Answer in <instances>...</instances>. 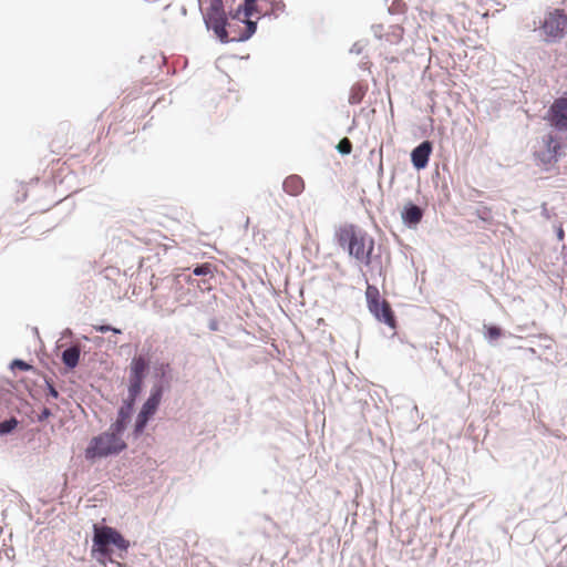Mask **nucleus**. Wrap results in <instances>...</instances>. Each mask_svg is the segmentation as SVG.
Instances as JSON below:
<instances>
[{"label":"nucleus","instance_id":"f257e3e1","mask_svg":"<svg viewBox=\"0 0 567 567\" xmlns=\"http://www.w3.org/2000/svg\"><path fill=\"white\" fill-rule=\"evenodd\" d=\"M336 238L351 257L367 266L371 264L374 240L365 231L353 224H344L336 230Z\"/></svg>","mask_w":567,"mask_h":567},{"label":"nucleus","instance_id":"f03ea898","mask_svg":"<svg viewBox=\"0 0 567 567\" xmlns=\"http://www.w3.org/2000/svg\"><path fill=\"white\" fill-rule=\"evenodd\" d=\"M205 23L209 30H213L216 37L224 43L228 41H245L256 32V22L250 21L249 18L243 20L244 31L238 35L229 37L226 30L227 17L225 11H206Z\"/></svg>","mask_w":567,"mask_h":567},{"label":"nucleus","instance_id":"7ed1b4c3","mask_svg":"<svg viewBox=\"0 0 567 567\" xmlns=\"http://www.w3.org/2000/svg\"><path fill=\"white\" fill-rule=\"evenodd\" d=\"M126 449V443L122 436L116 433L105 431L90 441L85 449V458L95 461L121 453Z\"/></svg>","mask_w":567,"mask_h":567},{"label":"nucleus","instance_id":"20e7f679","mask_svg":"<svg viewBox=\"0 0 567 567\" xmlns=\"http://www.w3.org/2000/svg\"><path fill=\"white\" fill-rule=\"evenodd\" d=\"M93 547L94 550L100 553L102 556L110 555V546L113 545L120 550L126 551L130 547L128 540H126L121 533L110 526H93Z\"/></svg>","mask_w":567,"mask_h":567},{"label":"nucleus","instance_id":"39448f33","mask_svg":"<svg viewBox=\"0 0 567 567\" xmlns=\"http://www.w3.org/2000/svg\"><path fill=\"white\" fill-rule=\"evenodd\" d=\"M567 29V16L564 10L555 9L545 16L540 30L545 35L546 42H557L563 39Z\"/></svg>","mask_w":567,"mask_h":567},{"label":"nucleus","instance_id":"423d86ee","mask_svg":"<svg viewBox=\"0 0 567 567\" xmlns=\"http://www.w3.org/2000/svg\"><path fill=\"white\" fill-rule=\"evenodd\" d=\"M244 16L245 18H251L257 16H278L285 9V3L281 0H244ZM241 4L238 8V14L240 13Z\"/></svg>","mask_w":567,"mask_h":567},{"label":"nucleus","instance_id":"0eeeda50","mask_svg":"<svg viewBox=\"0 0 567 567\" xmlns=\"http://www.w3.org/2000/svg\"><path fill=\"white\" fill-rule=\"evenodd\" d=\"M365 297L369 310L372 313H377L379 311V306H381L383 308V315L385 316V324L391 328H395L394 313L390 303L386 300L381 299L379 289L369 285L365 290Z\"/></svg>","mask_w":567,"mask_h":567},{"label":"nucleus","instance_id":"6e6552de","mask_svg":"<svg viewBox=\"0 0 567 567\" xmlns=\"http://www.w3.org/2000/svg\"><path fill=\"white\" fill-rule=\"evenodd\" d=\"M545 118L558 131H567V97L556 99Z\"/></svg>","mask_w":567,"mask_h":567},{"label":"nucleus","instance_id":"1a4fd4ad","mask_svg":"<svg viewBox=\"0 0 567 567\" xmlns=\"http://www.w3.org/2000/svg\"><path fill=\"white\" fill-rule=\"evenodd\" d=\"M431 153L432 144L429 141L422 142L411 153V161L413 166L417 169L424 168L429 163Z\"/></svg>","mask_w":567,"mask_h":567},{"label":"nucleus","instance_id":"9d476101","mask_svg":"<svg viewBox=\"0 0 567 567\" xmlns=\"http://www.w3.org/2000/svg\"><path fill=\"white\" fill-rule=\"evenodd\" d=\"M545 144L546 152L538 154V158L544 165L555 164L557 162V154L560 150V144L553 135L546 136Z\"/></svg>","mask_w":567,"mask_h":567},{"label":"nucleus","instance_id":"9b49d317","mask_svg":"<svg viewBox=\"0 0 567 567\" xmlns=\"http://www.w3.org/2000/svg\"><path fill=\"white\" fill-rule=\"evenodd\" d=\"M284 190L290 196H298L305 189V182L298 175H290L284 181Z\"/></svg>","mask_w":567,"mask_h":567},{"label":"nucleus","instance_id":"f8f14e48","mask_svg":"<svg viewBox=\"0 0 567 567\" xmlns=\"http://www.w3.org/2000/svg\"><path fill=\"white\" fill-rule=\"evenodd\" d=\"M80 354L81 350L78 346L70 347L63 351L62 361L68 368L73 369L79 363Z\"/></svg>","mask_w":567,"mask_h":567},{"label":"nucleus","instance_id":"ddd939ff","mask_svg":"<svg viewBox=\"0 0 567 567\" xmlns=\"http://www.w3.org/2000/svg\"><path fill=\"white\" fill-rule=\"evenodd\" d=\"M161 398H162V391L159 389L153 391L151 393L150 398L144 403L141 411L144 412V414L152 416L156 412V410L159 405Z\"/></svg>","mask_w":567,"mask_h":567},{"label":"nucleus","instance_id":"4468645a","mask_svg":"<svg viewBox=\"0 0 567 567\" xmlns=\"http://www.w3.org/2000/svg\"><path fill=\"white\" fill-rule=\"evenodd\" d=\"M148 363L142 355L134 357L130 364V374L145 377Z\"/></svg>","mask_w":567,"mask_h":567},{"label":"nucleus","instance_id":"2eb2a0df","mask_svg":"<svg viewBox=\"0 0 567 567\" xmlns=\"http://www.w3.org/2000/svg\"><path fill=\"white\" fill-rule=\"evenodd\" d=\"M422 216V209L416 205L408 206L402 214V217L406 223L414 225L421 221Z\"/></svg>","mask_w":567,"mask_h":567},{"label":"nucleus","instance_id":"dca6fc26","mask_svg":"<svg viewBox=\"0 0 567 567\" xmlns=\"http://www.w3.org/2000/svg\"><path fill=\"white\" fill-rule=\"evenodd\" d=\"M365 95V89L360 84H354L350 90L349 103L359 104Z\"/></svg>","mask_w":567,"mask_h":567},{"label":"nucleus","instance_id":"f3484780","mask_svg":"<svg viewBox=\"0 0 567 567\" xmlns=\"http://www.w3.org/2000/svg\"><path fill=\"white\" fill-rule=\"evenodd\" d=\"M126 414L123 411H121L120 416L113 424H111L107 431L116 433L117 435L122 436V433L126 426Z\"/></svg>","mask_w":567,"mask_h":567},{"label":"nucleus","instance_id":"a211bd4d","mask_svg":"<svg viewBox=\"0 0 567 567\" xmlns=\"http://www.w3.org/2000/svg\"><path fill=\"white\" fill-rule=\"evenodd\" d=\"M18 425L16 417H11L0 423V435L12 432Z\"/></svg>","mask_w":567,"mask_h":567},{"label":"nucleus","instance_id":"6ab92c4d","mask_svg":"<svg viewBox=\"0 0 567 567\" xmlns=\"http://www.w3.org/2000/svg\"><path fill=\"white\" fill-rule=\"evenodd\" d=\"M142 385L143 384H130L128 385V398H127V401H128L130 404L135 402L136 398L138 396V394L142 391Z\"/></svg>","mask_w":567,"mask_h":567},{"label":"nucleus","instance_id":"aec40b11","mask_svg":"<svg viewBox=\"0 0 567 567\" xmlns=\"http://www.w3.org/2000/svg\"><path fill=\"white\" fill-rule=\"evenodd\" d=\"M150 417H151L150 415L144 414V412H142V411L138 413L136 423H135V432L136 433H141L144 430Z\"/></svg>","mask_w":567,"mask_h":567},{"label":"nucleus","instance_id":"412c9836","mask_svg":"<svg viewBox=\"0 0 567 567\" xmlns=\"http://www.w3.org/2000/svg\"><path fill=\"white\" fill-rule=\"evenodd\" d=\"M212 272H213V266L209 262H205L200 266H197L193 270V274L195 276H206V275H210Z\"/></svg>","mask_w":567,"mask_h":567},{"label":"nucleus","instance_id":"4be33fe9","mask_svg":"<svg viewBox=\"0 0 567 567\" xmlns=\"http://www.w3.org/2000/svg\"><path fill=\"white\" fill-rule=\"evenodd\" d=\"M337 150L341 154H350L352 151V143L350 142L349 138L344 137L338 143Z\"/></svg>","mask_w":567,"mask_h":567},{"label":"nucleus","instance_id":"5701e85b","mask_svg":"<svg viewBox=\"0 0 567 567\" xmlns=\"http://www.w3.org/2000/svg\"><path fill=\"white\" fill-rule=\"evenodd\" d=\"M485 336L491 340L498 339L502 336V329L496 326L485 327Z\"/></svg>","mask_w":567,"mask_h":567},{"label":"nucleus","instance_id":"b1692460","mask_svg":"<svg viewBox=\"0 0 567 567\" xmlns=\"http://www.w3.org/2000/svg\"><path fill=\"white\" fill-rule=\"evenodd\" d=\"M206 11H225L223 0H210L209 7Z\"/></svg>","mask_w":567,"mask_h":567},{"label":"nucleus","instance_id":"393cba45","mask_svg":"<svg viewBox=\"0 0 567 567\" xmlns=\"http://www.w3.org/2000/svg\"><path fill=\"white\" fill-rule=\"evenodd\" d=\"M93 328H94L95 331L102 332V333H105V332H109V331H113L114 333H121L120 329H116V328H113V327L106 326V324L93 326Z\"/></svg>","mask_w":567,"mask_h":567},{"label":"nucleus","instance_id":"a878e982","mask_svg":"<svg viewBox=\"0 0 567 567\" xmlns=\"http://www.w3.org/2000/svg\"><path fill=\"white\" fill-rule=\"evenodd\" d=\"M13 368H18L22 371H29L32 367L22 360H14L12 363Z\"/></svg>","mask_w":567,"mask_h":567},{"label":"nucleus","instance_id":"bb28decb","mask_svg":"<svg viewBox=\"0 0 567 567\" xmlns=\"http://www.w3.org/2000/svg\"><path fill=\"white\" fill-rule=\"evenodd\" d=\"M145 377L130 374V384H143Z\"/></svg>","mask_w":567,"mask_h":567},{"label":"nucleus","instance_id":"cd10ccee","mask_svg":"<svg viewBox=\"0 0 567 567\" xmlns=\"http://www.w3.org/2000/svg\"><path fill=\"white\" fill-rule=\"evenodd\" d=\"M50 415H51V411L48 408H44L42 410L41 414L39 415V420L43 421V420L48 419Z\"/></svg>","mask_w":567,"mask_h":567},{"label":"nucleus","instance_id":"c85d7f7f","mask_svg":"<svg viewBox=\"0 0 567 567\" xmlns=\"http://www.w3.org/2000/svg\"><path fill=\"white\" fill-rule=\"evenodd\" d=\"M378 320L383 321L385 323V316L383 315V308L379 306V311L373 313Z\"/></svg>","mask_w":567,"mask_h":567},{"label":"nucleus","instance_id":"c756f323","mask_svg":"<svg viewBox=\"0 0 567 567\" xmlns=\"http://www.w3.org/2000/svg\"><path fill=\"white\" fill-rule=\"evenodd\" d=\"M49 393L50 395H52L53 398H58V391L54 389L53 385L49 384Z\"/></svg>","mask_w":567,"mask_h":567},{"label":"nucleus","instance_id":"7c9ffc66","mask_svg":"<svg viewBox=\"0 0 567 567\" xmlns=\"http://www.w3.org/2000/svg\"><path fill=\"white\" fill-rule=\"evenodd\" d=\"M161 369H162V371H163V373H164V372H165V370H171V365H169V363L162 364Z\"/></svg>","mask_w":567,"mask_h":567},{"label":"nucleus","instance_id":"2f4dec72","mask_svg":"<svg viewBox=\"0 0 567 567\" xmlns=\"http://www.w3.org/2000/svg\"><path fill=\"white\" fill-rule=\"evenodd\" d=\"M558 235H559V237H560V238H563V237H564V231H563V229H559Z\"/></svg>","mask_w":567,"mask_h":567}]
</instances>
